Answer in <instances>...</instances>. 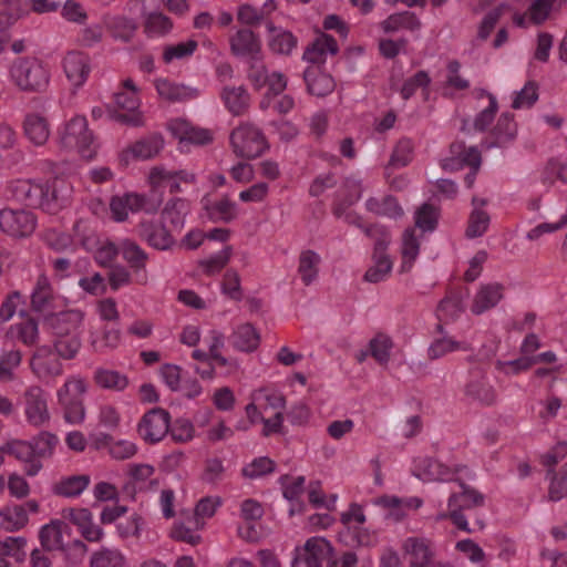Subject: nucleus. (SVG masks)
<instances>
[{
  "label": "nucleus",
  "instance_id": "f257e3e1",
  "mask_svg": "<svg viewBox=\"0 0 567 567\" xmlns=\"http://www.w3.org/2000/svg\"><path fill=\"white\" fill-rule=\"evenodd\" d=\"M10 78L25 93H43L50 83V72L35 56L16 59L10 66Z\"/></svg>",
  "mask_w": 567,
  "mask_h": 567
},
{
  "label": "nucleus",
  "instance_id": "f03ea898",
  "mask_svg": "<svg viewBox=\"0 0 567 567\" xmlns=\"http://www.w3.org/2000/svg\"><path fill=\"white\" fill-rule=\"evenodd\" d=\"M229 142L234 154L245 159L257 158L269 147L262 131L248 122L231 131Z\"/></svg>",
  "mask_w": 567,
  "mask_h": 567
},
{
  "label": "nucleus",
  "instance_id": "7ed1b4c3",
  "mask_svg": "<svg viewBox=\"0 0 567 567\" xmlns=\"http://www.w3.org/2000/svg\"><path fill=\"white\" fill-rule=\"evenodd\" d=\"M61 144L64 148L76 150L85 159H92L96 154L93 134L84 116H75L65 124Z\"/></svg>",
  "mask_w": 567,
  "mask_h": 567
},
{
  "label": "nucleus",
  "instance_id": "20e7f679",
  "mask_svg": "<svg viewBox=\"0 0 567 567\" xmlns=\"http://www.w3.org/2000/svg\"><path fill=\"white\" fill-rule=\"evenodd\" d=\"M35 226L37 218L31 212L10 208L0 210V229L13 238L30 236Z\"/></svg>",
  "mask_w": 567,
  "mask_h": 567
},
{
  "label": "nucleus",
  "instance_id": "39448f33",
  "mask_svg": "<svg viewBox=\"0 0 567 567\" xmlns=\"http://www.w3.org/2000/svg\"><path fill=\"white\" fill-rule=\"evenodd\" d=\"M171 415L162 408L147 411L138 423V433L145 442H159L169 431Z\"/></svg>",
  "mask_w": 567,
  "mask_h": 567
},
{
  "label": "nucleus",
  "instance_id": "423d86ee",
  "mask_svg": "<svg viewBox=\"0 0 567 567\" xmlns=\"http://www.w3.org/2000/svg\"><path fill=\"white\" fill-rule=\"evenodd\" d=\"M333 554V547L323 537H311L303 545V551H297L291 567H322L326 558Z\"/></svg>",
  "mask_w": 567,
  "mask_h": 567
},
{
  "label": "nucleus",
  "instance_id": "0eeeda50",
  "mask_svg": "<svg viewBox=\"0 0 567 567\" xmlns=\"http://www.w3.org/2000/svg\"><path fill=\"white\" fill-rule=\"evenodd\" d=\"M85 313L80 309H70L52 312L44 317V323L49 327L54 338L79 334L78 329L84 320Z\"/></svg>",
  "mask_w": 567,
  "mask_h": 567
},
{
  "label": "nucleus",
  "instance_id": "6e6552de",
  "mask_svg": "<svg viewBox=\"0 0 567 567\" xmlns=\"http://www.w3.org/2000/svg\"><path fill=\"white\" fill-rule=\"evenodd\" d=\"M137 235L151 247L158 250H169L176 244L173 229L167 228L163 221H141L137 225Z\"/></svg>",
  "mask_w": 567,
  "mask_h": 567
},
{
  "label": "nucleus",
  "instance_id": "1a4fd4ad",
  "mask_svg": "<svg viewBox=\"0 0 567 567\" xmlns=\"http://www.w3.org/2000/svg\"><path fill=\"white\" fill-rule=\"evenodd\" d=\"M164 146V140L161 134H151L135 141L120 154V164L128 166L133 159H150L156 156Z\"/></svg>",
  "mask_w": 567,
  "mask_h": 567
},
{
  "label": "nucleus",
  "instance_id": "9d476101",
  "mask_svg": "<svg viewBox=\"0 0 567 567\" xmlns=\"http://www.w3.org/2000/svg\"><path fill=\"white\" fill-rule=\"evenodd\" d=\"M155 87L161 97L172 103L192 101L197 99L199 94L196 81H192L190 84H183L171 82L167 79H157Z\"/></svg>",
  "mask_w": 567,
  "mask_h": 567
},
{
  "label": "nucleus",
  "instance_id": "9b49d317",
  "mask_svg": "<svg viewBox=\"0 0 567 567\" xmlns=\"http://www.w3.org/2000/svg\"><path fill=\"white\" fill-rule=\"evenodd\" d=\"M303 80L309 94L317 97H324L336 89V81L331 74L326 73L320 64H313L303 72Z\"/></svg>",
  "mask_w": 567,
  "mask_h": 567
},
{
  "label": "nucleus",
  "instance_id": "f8f14e48",
  "mask_svg": "<svg viewBox=\"0 0 567 567\" xmlns=\"http://www.w3.org/2000/svg\"><path fill=\"white\" fill-rule=\"evenodd\" d=\"M517 136V124L513 113L505 112L501 114L496 125L491 130V140L485 142L487 148L505 147Z\"/></svg>",
  "mask_w": 567,
  "mask_h": 567
},
{
  "label": "nucleus",
  "instance_id": "ddd939ff",
  "mask_svg": "<svg viewBox=\"0 0 567 567\" xmlns=\"http://www.w3.org/2000/svg\"><path fill=\"white\" fill-rule=\"evenodd\" d=\"M70 526L60 519L51 520L41 527L39 532V540L41 547L47 551H65L63 535L70 534Z\"/></svg>",
  "mask_w": 567,
  "mask_h": 567
},
{
  "label": "nucleus",
  "instance_id": "4468645a",
  "mask_svg": "<svg viewBox=\"0 0 567 567\" xmlns=\"http://www.w3.org/2000/svg\"><path fill=\"white\" fill-rule=\"evenodd\" d=\"M25 414L30 423L41 425L50 417L44 391L39 386L29 388L25 393Z\"/></svg>",
  "mask_w": 567,
  "mask_h": 567
},
{
  "label": "nucleus",
  "instance_id": "2eb2a0df",
  "mask_svg": "<svg viewBox=\"0 0 567 567\" xmlns=\"http://www.w3.org/2000/svg\"><path fill=\"white\" fill-rule=\"evenodd\" d=\"M12 197L28 207L40 208L43 196L42 184L30 179H18L9 186Z\"/></svg>",
  "mask_w": 567,
  "mask_h": 567
},
{
  "label": "nucleus",
  "instance_id": "dca6fc26",
  "mask_svg": "<svg viewBox=\"0 0 567 567\" xmlns=\"http://www.w3.org/2000/svg\"><path fill=\"white\" fill-rule=\"evenodd\" d=\"M173 135L179 143H189L195 145H208L213 142V133L207 128L192 126L187 121H175L171 125Z\"/></svg>",
  "mask_w": 567,
  "mask_h": 567
},
{
  "label": "nucleus",
  "instance_id": "f3484780",
  "mask_svg": "<svg viewBox=\"0 0 567 567\" xmlns=\"http://www.w3.org/2000/svg\"><path fill=\"white\" fill-rule=\"evenodd\" d=\"M64 72L68 79L75 85L81 86L90 73V59L83 52H69L63 61Z\"/></svg>",
  "mask_w": 567,
  "mask_h": 567
},
{
  "label": "nucleus",
  "instance_id": "a211bd4d",
  "mask_svg": "<svg viewBox=\"0 0 567 567\" xmlns=\"http://www.w3.org/2000/svg\"><path fill=\"white\" fill-rule=\"evenodd\" d=\"M230 51L236 56H255L260 52L258 35L250 29L238 30L229 40Z\"/></svg>",
  "mask_w": 567,
  "mask_h": 567
},
{
  "label": "nucleus",
  "instance_id": "6ab92c4d",
  "mask_svg": "<svg viewBox=\"0 0 567 567\" xmlns=\"http://www.w3.org/2000/svg\"><path fill=\"white\" fill-rule=\"evenodd\" d=\"M103 21L112 37L124 43L131 42L138 29L137 22L125 16H105Z\"/></svg>",
  "mask_w": 567,
  "mask_h": 567
},
{
  "label": "nucleus",
  "instance_id": "aec40b11",
  "mask_svg": "<svg viewBox=\"0 0 567 567\" xmlns=\"http://www.w3.org/2000/svg\"><path fill=\"white\" fill-rule=\"evenodd\" d=\"M326 52H330L334 55L339 52V47L332 35L322 32L320 37L315 39L307 47L303 52V59L312 64H322L324 62L323 55Z\"/></svg>",
  "mask_w": 567,
  "mask_h": 567
},
{
  "label": "nucleus",
  "instance_id": "412c9836",
  "mask_svg": "<svg viewBox=\"0 0 567 567\" xmlns=\"http://www.w3.org/2000/svg\"><path fill=\"white\" fill-rule=\"evenodd\" d=\"M227 110L235 116L245 114L250 105V95L244 85L224 86L220 94Z\"/></svg>",
  "mask_w": 567,
  "mask_h": 567
},
{
  "label": "nucleus",
  "instance_id": "4be33fe9",
  "mask_svg": "<svg viewBox=\"0 0 567 567\" xmlns=\"http://www.w3.org/2000/svg\"><path fill=\"white\" fill-rule=\"evenodd\" d=\"M503 290L504 286L498 282L482 286L474 298L472 311L475 315H481L495 307L503 298Z\"/></svg>",
  "mask_w": 567,
  "mask_h": 567
},
{
  "label": "nucleus",
  "instance_id": "5701e85b",
  "mask_svg": "<svg viewBox=\"0 0 567 567\" xmlns=\"http://www.w3.org/2000/svg\"><path fill=\"white\" fill-rule=\"evenodd\" d=\"M23 130L25 136L35 146H42L47 143L50 136V126L45 117L32 113L28 114L23 122Z\"/></svg>",
  "mask_w": 567,
  "mask_h": 567
},
{
  "label": "nucleus",
  "instance_id": "b1692460",
  "mask_svg": "<svg viewBox=\"0 0 567 567\" xmlns=\"http://www.w3.org/2000/svg\"><path fill=\"white\" fill-rule=\"evenodd\" d=\"M189 204L186 199L175 197L169 199L162 210V219L168 221L171 225L169 229L173 231H181L185 225V217L188 214Z\"/></svg>",
  "mask_w": 567,
  "mask_h": 567
},
{
  "label": "nucleus",
  "instance_id": "393cba45",
  "mask_svg": "<svg viewBox=\"0 0 567 567\" xmlns=\"http://www.w3.org/2000/svg\"><path fill=\"white\" fill-rule=\"evenodd\" d=\"M409 567H429L432 564V553L427 543L421 538H409L404 545Z\"/></svg>",
  "mask_w": 567,
  "mask_h": 567
},
{
  "label": "nucleus",
  "instance_id": "a878e982",
  "mask_svg": "<svg viewBox=\"0 0 567 567\" xmlns=\"http://www.w3.org/2000/svg\"><path fill=\"white\" fill-rule=\"evenodd\" d=\"M267 30L272 34L269 48L274 53L289 55L296 48L298 41L290 31L277 28L271 21L267 22Z\"/></svg>",
  "mask_w": 567,
  "mask_h": 567
},
{
  "label": "nucleus",
  "instance_id": "bb28decb",
  "mask_svg": "<svg viewBox=\"0 0 567 567\" xmlns=\"http://www.w3.org/2000/svg\"><path fill=\"white\" fill-rule=\"evenodd\" d=\"M0 31L7 30L24 14L29 13V0H0Z\"/></svg>",
  "mask_w": 567,
  "mask_h": 567
},
{
  "label": "nucleus",
  "instance_id": "cd10ccee",
  "mask_svg": "<svg viewBox=\"0 0 567 567\" xmlns=\"http://www.w3.org/2000/svg\"><path fill=\"white\" fill-rule=\"evenodd\" d=\"M460 487L461 493H453L449 498V506H461V508L478 507L484 504V495L477 489L472 488L461 478L455 480Z\"/></svg>",
  "mask_w": 567,
  "mask_h": 567
},
{
  "label": "nucleus",
  "instance_id": "c85d7f7f",
  "mask_svg": "<svg viewBox=\"0 0 567 567\" xmlns=\"http://www.w3.org/2000/svg\"><path fill=\"white\" fill-rule=\"evenodd\" d=\"M367 209L378 216L399 218L403 215V209L398 199L392 195H386L381 199L371 197L367 200Z\"/></svg>",
  "mask_w": 567,
  "mask_h": 567
},
{
  "label": "nucleus",
  "instance_id": "c756f323",
  "mask_svg": "<svg viewBox=\"0 0 567 567\" xmlns=\"http://www.w3.org/2000/svg\"><path fill=\"white\" fill-rule=\"evenodd\" d=\"M90 484L89 475H72L56 482L52 491L58 496L74 497L80 495Z\"/></svg>",
  "mask_w": 567,
  "mask_h": 567
},
{
  "label": "nucleus",
  "instance_id": "7c9ffc66",
  "mask_svg": "<svg viewBox=\"0 0 567 567\" xmlns=\"http://www.w3.org/2000/svg\"><path fill=\"white\" fill-rule=\"evenodd\" d=\"M28 520L23 505L6 506L0 511V528L8 532L19 530L28 524Z\"/></svg>",
  "mask_w": 567,
  "mask_h": 567
},
{
  "label": "nucleus",
  "instance_id": "2f4dec72",
  "mask_svg": "<svg viewBox=\"0 0 567 567\" xmlns=\"http://www.w3.org/2000/svg\"><path fill=\"white\" fill-rule=\"evenodd\" d=\"M42 189L40 208L51 215L58 214L66 204V197L62 196L58 188V181L42 184Z\"/></svg>",
  "mask_w": 567,
  "mask_h": 567
},
{
  "label": "nucleus",
  "instance_id": "473e14b6",
  "mask_svg": "<svg viewBox=\"0 0 567 567\" xmlns=\"http://www.w3.org/2000/svg\"><path fill=\"white\" fill-rule=\"evenodd\" d=\"M381 27L386 33L395 32L400 29L413 31L420 29L421 22L414 12L403 11L389 16L381 23Z\"/></svg>",
  "mask_w": 567,
  "mask_h": 567
},
{
  "label": "nucleus",
  "instance_id": "72a5a7b5",
  "mask_svg": "<svg viewBox=\"0 0 567 567\" xmlns=\"http://www.w3.org/2000/svg\"><path fill=\"white\" fill-rule=\"evenodd\" d=\"M420 252V241L415 236L413 228H408L402 235V264L401 271L408 272L411 270L414 260Z\"/></svg>",
  "mask_w": 567,
  "mask_h": 567
},
{
  "label": "nucleus",
  "instance_id": "f704fd0d",
  "mask_svg": "<svg viewBox=\"0 0 567 567\" xmlns=\"http://www.w3.org/2000/svg\"><path fill=\"white\" fill-rule=\"evenodd\" d=\"M234 348L251 352L257 349L259 344V334L257 330L250 324L246 323L240 326L230 337Z\"/></svg>",
  "mask_w": 567,
  "mask_h": 567
},
{
  "label": "nucleus",
  "instance_id": "c9c22d12",
  "mask_svg": "<svg viewBox=\"0 0 567 567\" xmlns=\"http://www.w3.org/2000/svg\"><path fill=\"white\" fill-rule=\"evenodd\" d=\"M204 208L207 212L208 218L215 223H230L237 216L236 203L233 202L228 195L213 205H205Z\"/></svg>",
  "mask_w": 567,
  "mask_h": 567
},
{
  "label": "nucleus",
  "instance_id": "e433bc0d",
  "mask_svg": "<svg viewBox=\"0 0 567 567\" xmlns=\"http://www.w3.org/2000/svg\"><path fill=\"white\" fill-rule=\"evenodd\" d=\"M566 0H534L528 8L529 20L535 25H542L553 10H559Z\"/></svg>",
  "mask_w": 567,
  "mask_h": 567
},
{
  "label": "nucleus",
  "instance_id": "4c0bfd02",
  "mask_svg": "<svg viewBox=\"0 0 567 567\" xmlns=\"http://www.w3.org/2000/svg\"><path fill=\"white\" fill-rule=\"evenodd\" d=\"M440 208L430 203H423L415 212V226L423 233L433 231L439 224Z\"/></svg>",
  "mask_w": 567,
  "mask_h": 567
},
{
  "label": "nucleus",
  "instance_id": "58836bf2",
  "mask_svg": "<svg viewBox=\"0 0 567 567\" xmlns=\"http://www.w3.org/2000/svg\"><path fill=\"white\" fill-rule=\"evenodd\" d=\"M393 341L390 336L379 332L369 342V353L381 364H388Z\"/></svg>",
  "mask_w": 567,
  "mask_h": 567
},
{
  "label": "nucleus",
  "instance_id": "ea45409f",
  "mask_svg": "<svg viewBox=\"0 0 567 567\" xmlns=\"http://www.w3.org/2000/svg\"><path fill=\"white\" fill-rule=\"evenodd\" d=\"M94 380L99 386L113 391H123L128 385L127 377L114 370L99 369Z\"/></svg>",
  "mask_w": 567,
  "mask_h": 567
},
{
  "label": "nucleus",
  "instance_id": "a19ab883",
  "mask_svg": "<svg viewBox=\"0 0 567 567\" xmlns=\"http://www.w3.org/2000/svg\"><path fill=\"white\" fill-rule=\"evenodd\" d=\"M320 257L313 250L301 251L299 256L298 272L306 286H309L318 275Z\"/></svg>",
  "mask_w": 567,
  "mask_h": 567
},
{
  "label": "nucleus",
  "instance_id": "79ce46f5",
  "mask_svg": "<svg viewBox=\"0 0 567 567\" xmlns=\"http://www.w3.org/2000/svg\"><path fill=\"white\" fill-rule=\"evenodd\" d=\"M491 223V216L487 212L474 208L470 214L465 236L470 239L483 236Z\"/></svg>",
  "mask_w": 567,
  "mask_h": 567
},
{
  "label": "nucleus",
  "instance_id": "37998d69",
  "mask_svg": "<svg viewBox=\"0 0 567 567\" xmlns=\"http://www.w3.org/2000/svg\"><path fill=\"white\" fill-rule=\"evenodd\" d=\"M122 255L125 261L135 269H144L148 259L147 254L133 240L124 239L121 244Z\"/></svg>",
  "mask_w": 567,
  "mask_h": 567
},
{
  "label": "nucleus",
  "instance_id": "c03bdc74",
  "mask_svg": "<svg viewBox=\"0 0 567 567\" xmlns=\"http://www.w3.org/2000/svg\"><path fill=\"white\" fill-rule=\"evenodd\" d=\"M82 346L81 336L73 334L63 338H54V352L64 360H72L76 357Z\"/></svg>",
  "mask_w": 567,
  "mask_h": 567
},
{
  "label": "nucleus",
  "instance_id": "a18cd8bd",
  "mask_svg": "<svg viewBox=\"0 0 567 567\" xmlns=\"http://www.w3.org/2000/svg\"><path fill=\"white\" fill-rule=\"evenodd\" d=\"M124 197L127 209L132 212L144 210L151 214L156 213L163 202L161 195L156 197H147L146 195L140 194H126Z\"/></svg>",
  "mask_w": 567,
  "mask_h": 567
},
{
  "label": "nucleus",
  "instance_id": "49530a36",
  "mask_svg": "<svg viewBox=\"0 0 567 567\" xmlns=\"http://www.w3.org/2000/svg\"><path fill=\"white\" fill-rule=\"evenodd\" d=\"M91 567H125V558L117 549L103 548L90 559Z\"/></svg>",
  "mask_w": 567,
  "mask_h": 567
},
{
  "label": "nucleus",
  "instance_id": "de8ad7c7",
  "mask_svg": "<svg viewBox=\"0 0 567 567\" xmlns=\"http://www.w3.org/2000/svg\"><path fill=\"white\" fill-rule=\"evenodd\" d=\"M390 426L405 437H412L421 429L420 416L413 415L405 420L402 413H394L390 417Z\"/></svg>",
  "mask_w": 567,
  "mask_h": 567
},
{
  "label": "nucleus",
  "instance_id": "09e8293b",
  "mask_svg": "<svg viewBox=\"0 0 567 567\" xmlns=\"http://www.w3.org/2000/svg\"><path fill=\"white\" fill-rule=\"evenodd\" d=\"M466 394L482 404L492 405L496 402V393L485 381H473L466 386Z\"/></svg>",
  "mask_w": 567,
  "mask_h": 567
},
{
  "label": "nucleus",
  "instance_id": "8fccbe9b",
  "mask_svg": "<svg viewBox=\"0 0 567 567\" xmlns=\"http://www.w3.org/2000/svg\"><path fill=\"white\" fill-rule=\"evenodd\" d=\"M197 47V41L193 39L177 44L165 45L163 51V61L166 64H169L175 59H185L190 56L196 51Z\"/></svg>",
  "mask_w": 567,
  "mask_h": 567
},
{
  "label": "nucleus",
  "instance_id": "3c124183",
  "mask_svg": "<svg viewBox=\"0 0 567 567\" xmlns=\"http://www.w3.org/2000/svg\"><path fill=\"white\" fill-rule=\"evenodd\" d=\"M34 450V457H48L53 454V449L58 443V437L50 432H41L30 441Z\"/></svg>",
  "mask_w": 567,
  "mask_h": 567
},
{
  "label": "nucleus",
  "instance_id": "603ef678",
  "mask_svg": "<svg viewBox=\"0 0 567 567\" xmlns=\"http://www.w3.org/2000/svg\"><path fill=\"white\" fill-rule=\"evenodd\" d=\"M144 28L147 34L164 35L172 30L173 22L161 12H152L146 18Z\"/></svg>",
  "mask_w": 567,
  "mask_h": 567
},
{
  "label": "nucleus",
  "instance_id": "864d4df0",
  "mask_svg": "<svg viewBox=\"0 0 567 567\" xmlns=\"http://www.w3.org/2000/svg\"><path fill=\"white\" fill-rule=\"evenodd\" d=\"M233 254V247L226 246L219 254L199 261V266L208 276L219 272L229 261Z\"/></svg>",
  "mask_w": 567,
  "mask_h": 567
},
{
  "label": "nucleus",
  "instance_id": "5fc2aeb1",
  "mask_svg": "<svg viewBox=\"0 0 567 567\" xmlns=\"http://www.w3.org/2000/svg\"><path fill=\"white\" fill-rule=\"evenodd\" d=\"M413 150L414 145L410 138H401L391 155L389 165L395 167L406 166L412 159Z\"/></svg>",
  "mask_w": 567,
  "mask_h": 567
},
{
  "label": "nucleus",
  "instance_id": "6e6d98bb",
  "mask_svg": "<svg viewBox=\"0 0 567 567\" xmlns=\"http://www.w3.org/2000/svg\"><path fill=\"white\" fill-rule=\"evenodd\" d=\"M538 100V84L535 81H528L525 86L516 93L512 107L519 110L523 106L532 107Z\"/></svg>",
  "mask_w": 567,
  "mask_h": 567
},
{
  "label": "nucleus",
  "instance_id": "4d7b16f0",
  "mask_svg": "<svg viewBox=\"0 0 567 567\" xmlns=\"http://www.w3.org/2000/svg\"><path fill=\"white\" fill-rule=\"evenodd\" d=\"M276 464L269 457L262 456L255 458L249 465L241 471L244 477L256 478L270 474L275 471Z\"/></svg>",
  "mask_w": 567,
  "mask_h": 567
},
{
  "label": "nucleus",
  "instance_id": "13d9d810",
  "mask_svg": "<svg viewBox=\"0 0 567 567\" xmlns=\"http://www.w3.org/2000/svg\"><path fill=\"white\" fill-rule=\"evenodd\" d=\"M487 96L489 100V105L476 115L473 123L474 128L478 132H485L488 128L498 111V103L496 97L491 93H487Z\"/></svg>",
  "mask_w": 567,
  "mask_h": 567
},
{
  "label": "nucleus",
  "instance_id": "bf43d9fd",
  "mask_svg": "<svg viewBox=\"0 0 567 567\" xmlns=\"http://www.w3.org/2000/svg\"><path fill=\"white\" fill-rule=\"evenodd\" d=\"M59 400L64 404V417L69 423H80L83 421L85 410L83 403L79 399L65 401L63 393L59 392Z\"/></svg>",
  "mask_w": 567,
  "mask_h": 567
},
{
  "label": "nucleus",
  "instance_id": "052dcab7",
  "mask_svg": "<svg viewBox=\"0 0 567 567\" xmlns=\"http://www.w3.org/2000/svg\"><path fill=\"white\" fill-rule=\"evenodd\" d=\"M7 454L14 456L22 462H31L34 458V450L27 441L11 440L6 443Z\"/></svg>",
  "mask_w": 567,
  "mask_h": 567
},
{
  "label": "nucleus",
  "instance_id": "680f3d73",
  "mask_svg": "<svg viewBox=\"0 0 567 567\" xmlns=\"http://www.w3.org/2000/svg\"><path fill=\"white\" fill-rule=\"evenodd\" d=\"M373 259L375 265L365 271L363 279L368 282L377 284L391 271L392 261L390 257H378Z\"/></svg>",
  "mask_w": 567,
  "mask_h": 567
},
{
  "label": "nucleus",
  "instance_id": "e2e57ef3",
  "mask_svg": "<svg viewBox=\"0 0 567 567\" xmlns=\"http://www.w3.org/2000/svg\"><path fill=\"white\" fill-rule=\"evenodd\" d=\"M431 82L426 71H417L413 76L408 79L401 89V95L404 100H409L419 87H426Z\"/></svg>",
  "mask_w": 567,
  "mask_h": 567
},
{
  "label": "nucleus",
  "instance_id": "0e129e2a",
  "mask_svg": "<svg viewBox=\"0 0 567 567\" xmlns=\"http://www.w3.org/2000/svg\"><path fill=\"white\" fill-rule=\"evenodd\" d=\"M437 311L443 312L447 318H456L463 311V300L460 292H451L442 299L437 306Z\"/></svg>",
  "mask_w": 567,
  "mask_h": 567
},
{
  "label": "nucleus",
  "instance_id": "69168bd1",
  "mask_svg": "<svg viewBox=\"0 0 567 567\" xmlns=\"http://www.w3.org/2000/svg\"><path fill=\"white\" fill-rule=\"evenodd\" d=\"M223 292L234 300H240L243 297L240 288V277L235 269H228L224 275L221 284Z\"/></svg>",
  "mask_w": 567,
  "mask_h": 567
},
{
  "label": "nucleus",
  "instance_id": "338daca9",
  "mask_svg": "<svg viewBox=\"0 0 567 567\" xmlns=\"http://www.w3.org/2000/svg\"><path fill=\"white\" fill-rule=\"evenodd\" d=\"M420 470L426 478L433 481L444 480V477L450 473L449 467L432 458H425L421 463Z\"/></svg>",
  "mask_w": 567,
  "mask_h": 567
},
{
  "label": "nucleus",
  "instance_id": "774afa93",
  "mask_svg": "<svg viewBox=\"0 0 567 567\" xmlns=\"http://www.w3.org/2000/svg\"><path fill=\"white\" fill-rule=\"evenodd\" d=\"M19 339L27 346H34L39 338L38 322L33 318L18 324Z\"/></svg>",
  "mask_w": 567,
  "mask_h": 567
}]
</instances>
